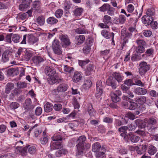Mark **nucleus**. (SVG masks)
<instances>
[{
    "mask_svg": "<svg viewBox=\"0 0 158 158\" xmlns=\"http://www.w3.org/2000/svg\"><path fill=\"white\" fill-rule=\"evenodd\" d=\"M121 41L122 43V48L126 46V44L128 42V40L131 38L132 34L127 31L126 28H123L121 31Z\"/></svg>",
    "mask_w": 158,
    "mask_h": 158,
    "instance_id": "f257e3e1",
    "label": "nucleus"
},
{
    "mask_svg": "<svg viewBox=\"0 0 158 158\" xmlns=\"http://www.w3.org/2000/svg\"><path fill=\"white\" fill-rule=\"evenodd\" d=\"M145 121L147 124V128L148 131L152 132L155 131L156 127L154 125L156 124L157 123L156 118L155 117H151L145 119Z\"/></svg>",
    "mask_w": 158,
    "mask_h": 158,
    "instance_id": "f03ea898",
    "label": "nucleus"
},
{
    "mask_svg": "<svg viewBox=\"0 0 158 158\" xmlns=\"http://www.w3.org/2000/svg\"><path fill=\"white\" fill-rule=\"evenodd\" d=\"M139 72L141 76L144 75L149 70L150 67V65L145 61L141 62L139 64Z\"/></svg>",
    "mask_w": 158,
    "mask_h": 158,
    "instance_id": "7ed1b4c3",
    "label": "nucleus"
},
{
    "mask_svg": "<svg viewBox=\"0 0 158 158\" xmlns=\"http://www.w3.org/2000/svg\"><path fill=\"white\" fill-rule=\"evenodd\" d=\"M52 47L53 51L56 54L59 55L62 53L61 47L58 40H55L53 41L52 43Z\"/></svg>",
    "mask_w": 158,
    "mask_h": 158,
    "instance_id": "20e7f679",
    "label": "nucleus"
},
{
    "mask_svg": "<svg viewBox=\"0 0 158 158\" xmlns=\"http://www.w3.org/2000/svg\"><path fill=\"white\" fill-rule=\"evenodd\" d=\"M23 107L26 111H28L33 109L35 107V105H31V101L30 98H27L23 104Z\"/></svg>",
    "mask_w": 158,
    "mask_h": 158,
    "instance_id": "39448f33",
    "label": "nucleus"
},
{
    "mask_svg": "<svg viewBox=\"0 0 158 158\" xmlns=\"http://www.w3.org/2000/svg\"><path fill=\"white\" fill-rule=\"evenodd\" d=\"M60 38L63 47H66L70 44L71 42L67 35H62L60 36Z\"/></svg>",
    "mask_w": 158,
    "mask_h": 158,
    "instance_id": "423d86ee",
    "label": "nucleus"
},
{
    "mask_svg": "<svg viewBox=\"0 0 158 158\" xmlns=\"http://www.w3.org/2000/svg\"><path fill=\"white\" fill-rule=\"evenodd\" d=\"M44 72L45 74L48 77L53 76L56 73L55 69L49 66H47L45 67Z\"/></svg>",
    "mask_w": 158,
    "mask_h": 158,
    "instance_id": "0eeeda50",
    "label": "nucleus"
},
{
    "mask_svg": "<svg viewBox=\"0 0 158 158\" xmlns=\"http://www.w3.org/2000/svg\"><path fill=\"white\" fill-rule=\"evenodd\" d=\"M95 69V67L93 64H89L87 65L85 70L86 75L88 76L92 74L94 72Z\"/></svg>",
    "mask_w": 158,
    "mask_h": 158,
    "instance_id": "6e6552de",
    "label": "nucleus"
},
{
    "mask_svg": "<svg viewBox=\"0 0 158 158\" xmlns=\"http://www.w3.org/2000/svg\"><path fill=\"white\" fill-rule=\"evenodd\" d=\"M126 20V17L124 15H120L119 17H115L114 18L113 22L115 24H123L125 23Z\"/></svg>",
    "mask_w": 158,
    "mask_h": 158,
    "instance_id": "1a4fd4ad",
    "label": "nucleus"
},
{
    "mask_svg": "<svg viewBox=\"0 0 158 158\" xmlns=\"http://www.w3.org/2000/svg\"><path fill=\"white\" fill-rule=\"evenodd\" d=\"M32 61L36 66H39L40 64L44 61V59L40 56H35L32 58Z\"/></svg>",
    "mask_w": 158,
    "mask_h": 158,
    "instance_id": "9d476101",
    "label": "nucleus"
},
{
    "mask_svg": "<svg viewBox=\"0 0 158 158\" xmlns=\"http://www.w3.org/2000/svg\"><path fill=\"white\" fill-rule=\"evenodd\" d=\"M106 84L107 85L110 86L113 89H116L117 86L116 81L113 80V77H109L106 81Z\"/></svg>",
    "mask_w": 158,
    "mask_h": 158,
    "instance_id": "9b49d317",
    "label": "nucleus"
},
{
    "mask_svg": "<svg viewBox=\"0 0 158 158\" xmlns=\"http://www.w3.org/2000/svg\"><path fill=\"white\" fill-rule=\"evenodd\" d=\"M134 93L138 95H143L147 93V90L145 88L139 87L134 89Z\"/></svg>",
    "mask_w": 158,
    "mask_h": 158,
    "instance_id": "f8f14e48",
    "label": "nucleus"
},
{
    "mask_svg": "<svg viewBox=\"0 0 158 158\" xmlns=\"http://www.w3.org/2000/svg\"><path fill=\"white\" fill-rule=\"evenodd\" d=\"M63 145L59 142H52L50 144L51 149L52 150L58 149L63 148Z\"/></svg>",
    "mask_w": 158,
    "mask_h": 158,
    "instance_id": "ddd939ff",
    "label": "nucleus"
},
{
    "mask_svg": "<svg viewBox=\"0 0 158 158\" xmlns=\"http://www.w3.org/2000/svg\"><path fill=\"white\" fill-rule=\"evenodd\" d=\"M27 147L23 148L22 147H19L17 148L15 150V152L17 154L21 155L22 156H25L27 154Z\"/></svg>",
    "mask_w": 158,
    "mask_h": 158,
    "instance_id": "4468645a",
    "label": "nucleus"
},
{
    "mask_svg": "<svg viewBox=\"0 0 158 158\" xmlns=\"http://www.w3.org/2000/svg\"><path fill=\"white\" fill-rule=\"evenodd\" d=\"M68 88V85L64 83L60 84L57 87L56 91L59 93H63L66 91Z\"/></svg>",
    "mask_w": 158,
    "mask_h": 158,
    "instance_id": "2eb2a0df",
    "label": "nucleus"
},
{
    "mask_svg": "<svg viewBox=\"0 0 158 158\" xmlns=\"http://www.w3.org/2000/svg\"><path fill=\"white\" fill-rule=\"evenodd\" d=\"M142 19L143 23L147 26H149L153 20L152 18L150 16H144Z\"/></svg>",
    "mask_w": 158,
    "mask_h": 158,
    "instance_id": "dca6fc26",
    "label": "nucleus"
},
{
    "mask_svg": "<svg viewBox=\"0 0 158 158\" xmlns=\"http://www.w3.org/2000/svg\"><path fill=\"white\" fill-rule=\"evenodd\" d=\"M148 100V98L144 96H138L134 98L135 102L140 104L145 103Z\"/></svg>",
    "mask_w": 158,
    "mask_h": 158,
    "instance_id": "f3484780",
    "label": "nucleus"
},
{
    "mask_svg": "<svg viewBox=\"0 0 158 158\" xmlns=\"http://www.w3.org/2000/svg\"><path fill=\"white\" fill-rule=\"evenodd\" d=\"M85 36L81 35L77 36L75 37L76 44L77 45H79L82 44L85 40Z\"/></svg>",
    "mask_w": 158,
    "mask_h": 158,
    "instance_id": "a211bd4d",
    "label": "nucleus"
},
{
    "mask_svg": "<svg viewBox=\"0 0 158 158\" xmlns=\"http://www.w3.org/2000/svg\"><path fill=\"white\" fill-rule=\"evenodd\" d=\"M7 73L12 76L18 75L19 74V69L17 67L10 68L8 70Z\"/></svg>",
    "mask_w": 158,
    "mask_h": 158,
    "instance_id": "6ab92c4d",
    "label": "nucleus"
},
{
    "mask_svg": "<svg viewBox=\"0 0 158 158\" xmlns=\"http://www.w3.org/2000/svg\"><path fill=\"white\" fill-rule=\"evenodd\" d=\"M101 33L102 35L107 39H110V37L112 38V40L113 39L114 34L113 32L110 34L106 30H103L102 31Z\"/></svg>",
    "mask_w": 158,
    "mask_h": 158,
    "instance_id": "aec40b11",
    "label": "nucleus"
},
{
    "mask_svg": "<svg viewBox=\"0 0 158 158\" xmlns=\"http://www.w3.org/2000/svg\"><path fill=\"white\" fill-rule=\"evenodd\" d=\"M129 135L130 140L132 143H136L139 140L140 138L137 136L133 135L132 132L129 133Z\"/></svg>",
    "mask_w": 158,
    "mask_h": 158,
    "instance_id": "412c9836",
    "label": "nucleus"
},
{
    "mask_svg": "<svg viewBox=\"0 0 158 158\" xmlns=\"http://www.w3.org/2000/svg\"><path fill=\"white\" fill-rule=\"evenodd\" d=\"M82 78L81 73L78 72H75L73 77V81L74 82H79Z\"/></svg>",
    "mask_w": 158,
    "mask_h": 158,
    "instance_id": "4be33fe9",
    "label": "nucleus"
},
{
    "mask_svg": "<svg viewBox=\"0 0 158 158\" xmlns=\"http://www.w3.org/2000/svg\"><path fill=\"white\" fill-rule=\"evenodd\" d=\"M14 88V84L10 82L8 83L6 85L5 89V93L8 94L10 93L11 90Z\"/></svg>",
    "mask_w": 158,
    "mask_h": 158,
    "instance_id": "5701e85b",
    "label": "nucleus"
},
{
    "mask_svg": "<svg viewBox=\"0 0 158 158\" xmlns=\"http://www.w3.org/2000/svg\"><path fill=\"white\" fill-rule=\"evenodd\" d=\"M32 56V52L29 50L26 49L25 52L24 58L25 60L27 61H29Z\"/></svg>",
    "mask_w": 158,
    "mask_h": 158,
    "instance_id": "b1692460",
    "label": "nucleus"
},
{
    "mask_svg": "<svg viewBox=\"0 0 158 158\" xmlns=\"http://www.w3.org/2000/svg\"><path fill=\"white\" fill-rule=\"evenodd\" d=\"M101 148V145L98 142H96L92 145V150L94 152L99 151Z\"/></svg>",
    "mask_w": 158,
    "mask_h": 158,
    "instance_id": "393cba45",
    "label": "nucleus"
},
{
    "mask_svg": "<svg viewBox=\"0 0 158 158\" xmlns=\"http://www.w3.org/2000/svg\"><path fill=\"white\" fill-rule=\"evenodd\" d=\"M52 139L54 141H60L63 139V137L62 134L58 133L54 134L52 137Z\"/></svg>",
    "mask_w": 158,
    "mask_h": 158,
    "instance_id": "a878e982",
    "label": "nucleus"
},
{
    "mask_svg": "<svg viewBox=\"0 0 158 158\" xmlns=\"http://www.w3.org/2000/svg\"><path fill=\"white\" fill-rule=\"evenodd\" d=\"M112 76L118 83L121 82L123 80L122 77L119 73L114 72L112 74Z\"/></svg>",
    "mask_w": 158,
    "mask_h": 158,
    "instance_id": "bb28decb",
    "label": "nucleus"
},
{
    "mask_svg": "<svg viewBox=\"0 0 158 158\" xmlns=\"http://www.w3.org/2000/svg\"><path fill=\"white\" fill-rule=\"evenodd\" d=\"M52 108L53 105L51 103L48 102L44 105V111L46 112H49L51 111L52 110Z\"/></svg>",
    "mask_w": 158,
    "mask_h": 158,
    "instance_id": "cd10ccee",
    "label": "nucleus"
},
{
    "mask_svg": "<svg viewBox=\"0 0 158 158\" xmlns=\"http://www.w3.org/2000/svg\"><path fill=\"white\" fill-rule=\"evenodd\" d=\"M154 52V50L152 48L148 49L145 54L142 55V57L144 58H146L148 56H150L152 55Z\"/></svg>",
    "mask_w": 158,
    "mask_h": 158,
    "instance_id": "c85d7f7f",
    "label": "nucleus"
},
{
    "mask_svg": "<svg viewBox=\"0 0 158 158\" xmlns=\"http://www.w3.org/2000/svg\"><path fill=\"white\" fill-rule=\"evenodd\" d=\"M83 10V8L81 7H76L73 12L75 16H78L81 15Z\"/></svg>",
    "mask_w": 158,
    "mask_h": 158,
    "instance_id": "c756f323",
    "label": "nucleus"
},
{
    "mask_svg": "<svg viewBox=\"0 0 158 158\" xmlns=\"http://www.w3.org/2000/svg\"><path fill=\"white\" fill-rule=\"evenodd\" d=\"M87 112L91 117L94 116L95 115L96 111L94 109L92 105L88 106Z\"/></svg>",
    "mask_w": 158,
    "mask_h": 158,
    "instance_id": "7c9ffc66",
    "label": "nucleus"
},
{
    "mask_svg": "<svg viewBox=\"0 0 158 158\" xmlns=\"http://www.w3.org/2000/svg\"><path fill=\"white\" fill-rule=\"evenodd\" d=\"M112 101L115 103L117 102L120 100V98L114 92H111L110 94Z\"/></svg>",
    "mask_w": 158,
    "mask_h": 158,
    "instance_id": "2f4dec72",
    "label": "nucleus"
},
{
    "mask_svg": "<svg viewBox=\"0 0 158 158\" xmlns=\"http://www.w3.org/2000/svg\"><path fill=\"white\" fill-rule=\"evenodd\" d=\"M9 52L8 50H6L2 54V61L5 62L9 60L8 55Z\"/></svg>",
    "mask_w": 158,
    "mask_h": 158,
    "instance_id": "473e14b6",
    "label": "nucleus"
},
{
    "mask_svg": "<svg viewBox=\"0 0 158 158\" xmlns=\"http://www.w3.org/2000/svg\"><path fill=\"white\" fill-rule=\"evenodd\" d=\"M68 153L67 150L65 149H62L61 150H59L56 153V155L57 157H60L64 155H65Z\"/></svg>",
    "mask_w": 158,
    "mask_h": 158,
    "instance_id": "72a5a7b5",
    "label": "nucleus"
},
{
    "mask_svg": "<svg viewBox=\"0 0 158 158\" xmlns=\"http://www.w3.org/2000/svg\"><path fill=\"white\" fill-rule=\"evenodd\" d=\"M47 23L50 24H54L58 22V20L53 17L48 18L47 20Z\"/></svg>",
    "mask_w": 158,
    "mask_h": 158,
    "instance_id": "f704fd0d",
    "label": "nucleus"
},
{
    "mask_svg": "<svg viewBox=\"0 0 158 158\" xmlns=\"http://www.w3.org/2000/svg\"><path fill=\"white\" fill-rule=\"evenodd\" d=\"M156 148L153 145H150L149 146L148 149V152L151 155H153L156 152Z\"/></svg>",
    "mask_w": 158,
    "mask_h": 158,
    "instance_id": "c9c22d12",
    "label": "nucleus"
},
{
    "mask_svg": "<svg viewBox=\"0 0 158 158\" xmlns=\"http://www.w3.org/2000/svg\"><path fill=\"white\" fill-rule=\"evenodd\" d=\"M75 32L78 34H86L88 33V31L83 27H80L76 28Z\"/></svg>",
    "mask_w": 158,
    "mask_h": 158,
    "instance_id": "e433bc0d",
    "label": "nucleus"
},
{
    "mask_svg": "<svg viewBox=\"0 0 158 158\" xmlns=\"http://www.w3.org/2000/svg\"><path fill=\"white\" fill-rule=\"evenodd\" d=\"M36 22L40 25H43L45 23V18L43 16H39L36 19Z\"/></svg>",
    "mask_w": 158,
    "mask_h": 158,
    "instance_id": "4c0bfd02",
    "label": "nucleus"
},
{
    "mask_svg": "<svg viewBox=\"0 0 158 158\" xmlns=\"http://www.w3.org/2000/svg\"><path fill=\"white\" fill-rule=\"evenodd\" d=\"M63 13L64 11L62 9H58L56 11L55 15L57 18L59 19L61 18Z\"/></svg>",
    "mask_w": 158,
    "mask_h": 158,
    "instance_id": "58836bf2",
    "label": "nucleus"
},
{
    "mask_svg": "<svg viewBox=\"0 0 158 158\" xmlns=\"http://www.w3.org/2000/svg\"><path fill=\"white\" fill-rule=\"evenodd\" d=\"M85 145L78 144L76 146L77 148V152L79 155H81L83 153V151L84 149V146Z\"/></svg>",
    "mask_w": 158,
    "mask_h": 158,
    "instance_id": "ea45409f",
    "label": "nucleus"
},
{
    "mask_svg": "<svg viewBox=\"0 0 158 158\" xmlns=\"http://www.w3.org/2000/svg\"><path fill=\"white\" fill-rule=\"evenodd\" d=\"M21 38L20 36L17 34H13L12 35V41L14 43H17L19 42Z\"/></svg>",
    "mask_w": 158,
    "mask_h": 158,
    "instance_id": "a19ab883",
    "label": "nucleus"
},
{
    "mask_svg": "<svg viewBox=\"0 0 158 158\" xmlns=\"http://www.w3.org/2000/svg\"><path fill=\"white\" fill-rule=\"evenodd\" d=\"M92 85V83L91 81L89 80H86L83 85V88L88 89L90 88Z\"/></svg>",
    "mask_w": 158,
    "mask_h": 158,
    "instance_id": "79ce46f5",
    "label": "nucleus"
},
{
    "mask_svg": "<svg viewBox=\"0 0 158 158\" xmlns=\"http://www.w3.org/2000/svg\"><path fill=\"white\" fill-rule=\"evenodd\" d=\"M40 2L39 1H35L33 2V9L37 10L40 9Z\"/></svg>",
    "mask_w": 158,
    "mask_h": 158,
    "instance_id": "37998d69",
    "label": "nucleus"
},
{
    "mask_svg": "<svg viewBox=\"0 0 158 158\" xmlns=\"http://www.w3.org/2000/svg\"><path fill=\"white\" fill-rule=\"evenodd\" d=\"M27 147V148H28V152L30 154H33L35 153L36 151V147L35 146H29Z\"/></svg>",
    "mask_w": 158,
    "mask_h": 158,
    "instance_id": "c03bdc74",
    "label": "nucleus"
},
{
    "mask_svg": "<svg viewBox=\"0 0 158 158\" xmlns=\"http://www.w3.org/2000/svg\"><path fill=\"white\" fill-rule=\"evenodd\" d=\"M12 34H8L5 37V41L8 43L11 44L12 43Z\"/></svg>",
    "mask_w": 158,
    "mask_h": 158,
    "instance_id": "a18cd8bd",
    "label": "nucleus"
},
{
    "mask_svg": "<svg viewBox=\"0 0 158 158\" xmlns=\"http://www.w3.org/2000/svg\"><path fill=\"white\" fill-rule=\"evenodd\" d=\"M27 41L31 44H32L36 42L35 37L32 35H30L27 36Z\"/></svg>",
    "mask_w": 158,
    "mask_h": 158,
    "instance_id": "49530a36",
    "label": "nucleus"
},
{
    "mask_svg": "<svg viewBox=\"0 0 158 158\" xmlns=\"http://www.w3.org/2000/svg\"><path fill=\"white\" fill-rule=\"evenodd\" d=\"M86 140V138L85 136L82 135L80 136L77 140L78 144H81L85 145V142Z\"/></svg>",
    "mask_w": 158,
    "mask_h": 158,
    "instance_id": "de8ad7c7",
    "label": "nucleus"
},
{
    "mask_svg": "<svg viewBox=\"0 0 158 158\" xmlns=\"http://www.w3.org/2000/svg\"><path fill=\"white\" fill-rule=\"evenodd\" d=\"M137 106L138 105L136 102H129L128 109L133 110L135 109Z\"/></svg>",
    "mask_w": 158,
    "mask_h": 158,
    "instance_id": "09e8293b",
    "label": "nucleus"
},
{
    "mask_svg": "<svg viewBox=\"0 0 158 158\" xmlns=\"http://www.w3.org/2000/svg\"><path fill=\"white\" fill-rule=\"evenodd\" d=\"M110 6V5L108 3L104 4L100 8V11L103 12L106 10L107 11Z\"/></svg>",
    "mask_w": 158,
    "mask_h": 158,
    "instance_id": "8fccbe9b",
    "label": "nucleus"
},
{
    "mask_svg": "<svg viewBox=\"0 0 158 158\" xmlns=\"http://www.w3.org/2000/svg\"><path fill=\"white\" fill-rule=\"evenodd\" d=\"M111 20V17L110 16L106 15L104 16L103 21L105 24H107L110 22Z\"/></svg>",
    "mask_w": 158,
    "mask_h": 158,
    "instance_id": "3c124183",
    "label": "nucleus"
},
{
    "mask_svg": "<svg viewBox=\"0 0 158 158\" xmlns=\"http://www.w3.org/2000/svg\"><path fill=\"white\" fill-rule=\"evenodd\" d=\"M47 79L48 83L51 85H52L57 81L56 78L53 76H49Z\"/></svg>",
    "mask_w": 158,
    "mask_h": 158,
    "instance_id": "603ef678",
    "label": "nucleus"
},
{
    "mask_svg": "<svg viewBox=\"0 0 158 158\" xmlns=\"http://www.w3.org/2000/svg\"><path fill=\"white\" fill-rule=\"evenodd\" d=\"M135 132L142 136H144L146 135V133L144 128H142L141 129H138Z\"/></svg>",
    "mask_w": 158,
    "mask_h": 158,
    "instance_id": "864d4df0",
    "label": "nucleus"
},
{
    "mask_svg": "<svg viewBox=\"0 0 158 158\" xmlns=\"http://www.w3.org/2000/svg\"><path fill=\"white\" fill-rule=\"evenodd\" d=\"M145 50V48L144 47L142 46H138L136 49V51L138 53H142Z\"/></svg>",
    "mask_w": 158,
    "mask_h": 158,
    "instance_id": "5fc2aeb1",
    "label": "nucleus"
},
{
    "mask_svg": "<svg viewBox=\"0 0 158 158\" xmlns=\"http://www.w3.org/2000/svg\"><path fill=\"white\" fill-rule=\"evenodd\" d=\"M64 70L66 72H68L71 73L73 71V67H70L67 65H64Z\"/></svg>",
    "mask_w": 158,
    "mask_h": 158,
    "instance_id": "6e6d98bb",
    "label": "nucleus"
},
{
    "mask_svg": "<svg viewBox=\"0 0 158 158\" xmlns=\"http://www.w3.org/2000/svg\"><path fill=\"white\" fill-rule=\"evenodd\" d=\"M137 126V125L136 124L133 123L129 124L128 126H127V127L128 128V130L129 131H132L135 129Z\"/></svg>",
    "mask_w": 158,
    "mask_h": 158,
    "instance_id": "4d7b16f0",
    "label": "nucleus"
},
{
    "mask_svg": "<svg viewBox=\"0 0 158 158\" xmlns=\"http://www.w3.org/2000/svg\"><path fill=\"white\" fill-rule=\"evenodd\" d=\"M124 84L128 86L133 85H135V83L133 82L132 80L131 79L125 80L124 81Z\"/></svg>",
    "mask_w": 158,
    "mask_h": 158,
    "instance_id": "13d9d810",
    "label": "nucleus"
},
{
    "mask_svg": "<svg viewBox=\"0 0 158 158\" xmlns=\"http://www.w3.org/2000/svg\"><path fill=\"white\" fill-rule=\"evenodd\" d=\"M136 42L139 46H142L144 47L146 45V42L142 40H136Z\"/></svg>",
    "mask_w": 158,
    "mask_h": 158,
    "instance_id": "bf43d9fd",
    "label": "nucleus"
},
{
    "mask_svg": "<svg viewBox=\"0 0 158 158\" xmlns=\"http://www.w3.org/2000/svg\"><path fill=\"white\" fill-rule=\"evenodd\" d=\"M28 8L27 5H25L22 2L19 6V10L22 11H25Z\"/></svg>",
    "mask_w": 158,
    "mask_h": 158,
    "instance_id": "052dcab7",
    "label": "nucleus"
},
{
    "mask_svg": "<svg viewBox=\"0 0 158 158\" xmlns=\"http://www.w3.org/2000/svg\"><path fill=\"white\" fill-rule=\"evenodd\" d=\"M115 9L111 6L107 11V13L110 16H112L114 15Z\"/></svg>",
    "mask_w": 158,
    "mask_h": 158,
    "instance_id": "680f3d73",
    "label": "nucleus"
},
{
    "mask_svg": "<svg viewBox=\"0 0 158 158\" xmlns=\"http://www.w3.org/2000/svg\"><path fill=\"white\" fill-rule=\"evenodd\" d=\"M103 92V89H96L95 94L96 98H100Z\"/></svg>",
    "mask_w": 158,
    "mask_h": 158,
    "instance_id": "e2e57ef3",
    "label": "nucleus"
},
{
    "mask_svg": "<svg viewBox=\"0 0 158 158\" xmlns=\"http://www.w3.org/2000/svg\"><path fill=\"white\" fill-rule=\"evenodd\" d=\"M53 108L55 110L59 111L62 108V106L60 104H55L54 105Z\"/></svg>",
    "mask_w": 158,
    "mask_h": 158,
    "instance_id": "0e129e2a",
    "label": "nucleus"
},
{
    "mask_svg": "<svg viewBox=\"0 0 158 158\" xmlns=\"http://www.w3.org/2000/svg\"><path fill=\"white\" fill-rule=\"evenodd\" d=\"M158 23L156 21H152L149 26L152 29H156L157 28Z\"/></svg>",
    "mask_w": 158,
    "mask_h": 158,
    "instance_id": "69168bd1",
    "label": "nucleus"
},
{
    "mask_svg": "<svg viewBox=\"0 0 158 158\" xmlns=\"http://www.w3.org/2000/svg\"><path fill=\"white\" fill-rule=\"evenodd\" d=\"M72 5V4L69 2H67L65 4L64 9L66 10H67L71 8Z\"/></svg>",
    "mask_w": 158,
    "mask_h": 158,
    "instance_id": "338daca9",
    "label": "nucleus"
},
{
    "mask_svg": "<svg viewBox=\"0 0 158 158\" xmlns=\"http://www.w3.org/2000/svg\"><path fill=\"white\" fill-rule=\"evenodd\" d=\"M10 106L12 109H15L17 108L19 106V105L16 102H12L10 104Z\"/></svg>",
    "mask_w": 158,
    "mask_h": 158,
    "instance_id": "774afa93",
    "label": "nucleus"
}]
</instances>
